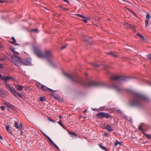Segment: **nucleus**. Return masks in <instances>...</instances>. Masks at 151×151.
Wrapping results in <instances>:
<instances>
[{"instance_id": "1", "label": "nucleus", "mask_w": 151, "mask_h": 151, "mask_svg": "<svg viewBox=\"0 0 151 151\" xmlns=\"http://www.w3.org/2000/svg\"><path fill=\"white\" fill-rule=\"evenodd\" d=\"M147 100L146 97L143 95L138 93H134L133 94V99L129 103L130 107H140L142 102Z\"/></svg>"}, {"instance_id": "2", "label": "nucleus", "mask_w": 151, "mask_h": 151, "mask_svg": "<svg viewBox=\"0 0 151 151\" xmlns=\"http://www.w3.org/2000/svg\"><path fill=\"white\" fill-rule=\"evenodd\" d=\"M34 52L36 55L40 58H45L50 63L53 65L50 59L52 58V56L51 52L50 51L46 50L43 54H42L40 51V47L35 46L33 48Z\"/></svg>"}, {"instance_id": "3", "label": "nucleus", "mask_w": 151, "mask_h": 151, "mask_svg": "<svg viewBox=\"0 0 151 151\" xmlns=\"http://www.w3.org/2000/svg\"><path fill=\"white\" fill-rule=\"evenodd\" d=\"M127 78L125 76L114 75V91L117 93H120L121 89L118 85L123 81H126Z\"/></svg>"}, {"instance_id": "4", "label": "nucleus", "mask_w": 151, "mask_h": 151, "mask_svg": "<svg viewBox=\"0 0 151 151\" xmlns=\"http://www.w3.org/2000/svg\"><path fill=\"white\" fill-rule=\"evenodd\" d=\"M64 74L73 83H78L81 85L86 84V82L84 80L77 76L73 75L71 76L65 73H64Z\"/></svg>"}, {"instance_id": "5", "label": "nucleus", "mask_w": 151, "mask_h": 151, "mask_svg": "<svg viewBox=\"0 0 151 151\" xmlns=\"http://www.w3.org/2000/svg\"><path fill=\"white\" fill-rule=\"evenodd\" d=\"M5 86L7 89L11 91V93L13 94L14 97H17V96H18L21 98L22 99V97L21 95L18 93L13 87H11L9 84L7 83H5Z\"/></svg>"}, {"instance_id": "6", "label": "nucleus", "mask_w": 151, "mask_h": 151, "mask_svg": "<svg viewBox=\"0 0 151 151\" xmlns=\"http://www.w3.org/2000/svg\"><path fill=\"white\" fill-rule=\"evenodd\" d=\"M14 56L17 58L19 61L20 63L22 65H29L31 64V59L29 58H27L25 59L24 61L22 60L21 58L17 55H15Z\"/></svg>"}, {"instance_id": "7", "label": "nucleus", "mask_w": 151, "mask_h": 151, "mask_svg": "<svg viewBox=\"0 0 151 151\" xmlns=\"http://www.w3.org/2000/svg\"><path fill=\"white\" fill-rule=\"evenodd\" d=\"M87 84L88 86L93 87H102L104 85L103 83L97 82L93 81H90L87 83Z\"/></svg>"}, {"instance_id": "8", "label": "nucleus", "mask_w": 151, "mask_h": 151, "mask_svg": "<svg viewBox=\"0 0 151 151\" xmlns=\"http://www.w3.org/2000/svg\"><path fill=\"white\" fill-rule=\"evenodd\" d=\"M107 66L105 67V69L106 70V73L108 75L111 76L110 80L109 81V83L112 87L113 86V75L111 73L110 71L107 69V68H108Z\"/></svg>"}, {"instance_id": "9", "label": "nucleus", "mask_w": 151, "mask_h": 151, "mask_svg": "<svg viewBox=\"0 0 151 151\" xmlns=\"http://www.w3.org/2000/svg\"><path fill=\"white\" fill-rule=\"evenodd\" d=\"M96 115L98 117L100 118H109L110 117V116L107 113L104 112H99Z\"/></svg>"}, {"instance_id": "10", "label": "nucleus", "mask_w": 151, "mask_h": 151, "mask_svg": "<svg viewBox=\"0 0 151 151\" xmlns=\"http://www.w3.org/2000/svg\"><path fill=\"white\" fill-rule=\"evenodd\" d=\"M42 91L46 92H47L49 91H50L51 92H54L56 91L53 90L52 89L48 88L45 85H44V87L43 88H42Z\"/></svg>"}, {"instance_id": "11", "label": "nucleus", "mask_w": 151, "mask_h": 151, "mask_svg": "<svg viewBox=\"0 0 151 151\" xmlns=\"http://www.w3.org/2000/svg\"><path fill=\"white\" fill-rule=\"evenodd\" d=\"M0 79L6 81L8 79H12V78L9 76H7L6 77L3 76L2 75L0 74Z\"/></svg>"}, {"instance_id": "12", "label": "nucleus", "mask_w": 151, "mask_h": 151, "mask_svg": "<svg viewBox=\"0 0 151 151\" xmlns=\"http://www.w3.org/2000/svg\"><path fill=\"white\" fill-rule=\"evenodd\" d=\"M15 88L17 91H21L23 89V87L19 85H17L15 86Z\"/></svg>"}, {"instance_id": "13", "label": "nucleus", "mask_w": 151, "mask_h": 151, "mask_svg": "<svg viewBox=\"0 0 151 151\" xmlns=\"http://www.w3.org/2000/svg\"><path fill=\"white\" fill-rule=\"evenodd\" d=\"M7 91L5 90L1 91L0 92V94L1 97H3L4 95H6L7 93Z\"/></svg>"}, {"instance_id": "14", "label": "nucleus", "mask_w": 151, "mask_h": 151, "mask_svg": "<svg viewBox=\"0 0 151 151\" xmlns=\"http://www.w3.org/2000/svg\"><path fill=\"white\" fill-rule=\"evenodd\" d=\"M68 132L69 134L70 135L71 137H76L77 136V135L76 134L73 132H71L70 131H68Z\"/></svg>"}, {"instance_id": "15", "label": "nucleus", "mask_w": 151, "mask_h": 151, "mask_svg": "<svg viewBox=\"0 0 151 151\" xmlns=\"http://www.w3.org/2000/svg\"><path fill=\"white\" fill-rule=\"evenodd\" d=\"M123 143V142L121 141L119 142L117 140H116V142L114 144V146L116 147L118 145H121Z\"/></svg>"}, {"instance_id": "16", "label": "nucleus", "mask_w": 151, "mask_h": 151, "mask_svg": "<svg viewBox=\"0 0 151 151\" xmlns=\"http://www.w3.org/2000/svg\"><path fill=\"white\" fill-rule=\"evenodd\" d=\"M58 123L64 129H65L66 128V127L64 125H63V124L61 120H60L58 122Z\"/></svg>"}, {"instance_id": "17", "label": "nucleus", "mask_w": 151, "mask_h": 151, "mask_svg": "<svg viewBox=\"0 0 151 151\" xmlns=\"http://www.w3.org/2000/svg\"><path fill=\"white\" fill-rule=\"evenodd\" d=\"M14 126L17 129H20V125L19 124L18 122H15Z\"/></svg>"}, {"instance_id": "18", "label": "nucleus", "mask_w": 151, "mask_h": 151, "mask_svg": "<svg viewBox=\"0 0 151 151\" xmlns=\"http://www.w3.org/2000/svg\"><path fill=\"white\" fill-rule=\"evenodd\" d=\"M6 129L7 131L10 134H12V130L11 129H10V127L9 126H7L6 127Z\"/></svg>"}, {"instance_id": "19", "label": "nucleus", "mask_w": 151, "mask_h": 151, "mask_svg": "<svg viewBox=\"0 0 151 151\" xmlns=\"http://www.w3.org/2000/svg\"><path fill=\"white\" fill-rule=\"evenodd\" d=\"M37 87L40 89H42V88L44 87V85L41 84L40 83H37Z\"/></svg>"}, {"instance_id": "20", "label": "nucleus", "mask_w": 151, "mask_h": 151, "mask_svg": "<svg viewBox=\"0 0 151 151\" xmlns=\"http://www.w3.org/2000/svg\"><path fill=\"white\" fill-rule=\"evenodd\" d=\"M23 128V124L22 123H20V135H22L23 133L22 129Z\"/></svg>"}, {"instance_id": "21", "label": "nucleus", "mask_w": 151, "mask_h": 151, "mask_svg": "<svg viewBox=\"0 0 151 151\" xmlns=\"http://www.w3.org/2000/svg\"><path fill=\"white\" fill-rule=\"evenodd\" d=\"M105 129H107L109 132H111L113 130V129H111V127L109 125L106 126L105 128Z\"/></svg>"}, {"instance_id": "22", "label": "nucleus", "mask_w": 151, "mask_h": 151, "mask_svg": "<svg viewBox=\"0 0 151 151\" xmlns=\"http://www.w3.org/2000/svg\"><path fill=\"white\" fill-rule=\"evenodd\" d=\"M137 36H139V37H140L142 40H143L144 39V37L141 34L138 33H137Z\"/></svg>"}, {"instance_id": "23", "label": "nucleus", "mask_w": 151, "mask_h": 151, "mask_svg": "<svg viewBox=\"0 0 151 151\" xmlns=\"http://www.w3.org/2000/svg\"><path fill=\"white\" fill-rule=\"evenodd\" d=\"M76 16H78V17L84 18V19H87V17L85 16H83V15L79 14H76Z\"/></svg>"}, {"instance_id": "24", "label": "nucleus", "mask_w": 151, "mask_h": 151, "mask_svg": "<svg viewBox=\"0 0 151 151\" xmlns=\"http://www.w3.org/2000/svg\"><path fill=\"white\" fill-rule=\"evenodd\" d=\"M92 65L95 68H96L100 66V65L95 63H92Z\"/></svg>"}, {"instance_id": "25", "label": "nucleus", "mask_w": 151, "mask_h": 151, "mask_svg": "<svg viewBox=\"0 0 151 151\" xmlns=\"http://www.w3.org/2000/svg\"><path fill=\"white\" fill-rule=\"evenodd\" d=\"M99 146L100 147L102 150H107V148H106L104 146H103L100 144L99 145Z\"/></svg>"}, {"instance_id": "26", "label": "nucleus", "mask_w": 151, "mask_h": 151, "mask_svg": "<svg viewBox=\"0 0 151 151\" xmlns=\"http://www.w3.org/2000/svg\"><path fill=\"white\" fill-rule=\"evenodd\" d=\"M39 100L41 101H44L45 100V99L44 97H40L39 98Z\"/></svg>"}, {"instance_id": "27", "label": "nucleus", "mask_w": 151, "mask_h": 151, "mask_svg": "<svg viewBox=\"0 0 151 151\" xmlns=\"http://www.w3.org/2000/svg\"><path fill=\"white\" fill-rule=\"evenodd\" d=\"M14 65L17 66L19 69H20V67L18 66V64L19 63V62L17 60H16L14 61Z\"/></svg>"}, {"instance_id": "28", "label": "nucleus", "mask_w": 151, "mask_h": 151, "mask_svg": "<svg viewBox=\"0 0 151 151\" xmlns=\"http://www.w3.org/2000/svg\"><path fill=\"white\" fill-rule=\"evenodd\" d=\"M59 7L60 8H61L63 10H67L68 11H69V9L67 8H64L62 6H60Z\"/></svg>"}, {"instance_id": "29", "label": "nucleus", "mask_w": 151, "mask_h": 151, "mask_svg": "<svg viewBox=\"0 0 151 151\" xmlns=\"http://www.w3.org/2000/svg\"><path fill=\"white\" fill-rule=\"evenodd\" d=\"M146 18L148 19H150L151 18V16L149 14H148L146 16Z\"/></svg>"}, {"instance_id": "30", "label": "nucleus", "mask_w": 151, "mask_h": 151, "mask_svg": "<svg viewBox=\"0 0 151 151\" xmlns=\"http://www.w3.org/2000/svg\"><path fill=\"white\" fill-rule=\"evenodd\" d=\"M130 26V25L128 23H126L124 24V27L125 28L129 27Z\"/></svg>"}, {"instance_id": "31", "label": "nucleus", "mask_w": 151, "mask_h": 151, "mask_svg": "<svg viewBox=\"0 0 151 151\" xmlns=\"http://www.w3.org/2000/svg\"><path fill=\"white\" fill-rule=\"evenodd\" d=\"M12 39L13 40V41L10 42V43H11L13 44L14 42H16V41L14 37H12Z\"/></svg>"}, {"instance_id": "32", "label": "nucleus", "mask_w": 151, "mask_h": 151, "mask_svg": "<svg viewBox=\"0 0 151 151\" xmlns=\"http://www.w3.org/2000/svg\"><path fill=\"white\" fill-rule=\"evenodd\" d=\"M144 134L147 137L148 139H151L150 135L147 134L145 133Z\"/></svg>"}, {"instance_id": "33", "label": "nucleus", "mask_w": 151, "mask_h": 151, "mask_svg": "<svg viewBox=\"0 0 151 151\" xmlns=\"http://www.w3.org/2000/svg\"><path fill=\"white\" fill-rule=\"evenodd\" d=\"M106 54L107 55H110L112 57H113V54L111 52H107Z\"/></svg>"}, {"instance_id": "34", "label": "nucleus", "mask_w": 151, "mask_h": 151, "mask_svg": "<svg viewBox=\"0 0 151 151\" xmlns=\"http://www.w3.org/2000/svg\"><path fill=\"white\" fill-rule=\"evenodd\" d=\"M147 58L151 60V55L148 54L147 55Z\"/></svg>"}, {"instance_id": "35", "label": "nucleus", "mask_w": 151, "mask_h": 151, "mask_svg": "<svg viewBox=\"0 0 151 151\" xmlns=\"http://www.w3.org/2000/svg\"><path fill=\"white\" fill-rule=\"evenodd\" d=\"M149 20H148V19H146L145 20V23H146V25H145V26L146 27H147V24H148V22H149Z\"/></svg>"}, {"instance_id": "36", "label": "nucleus", "mask_w": 151, "mask_h": 151, "mask_svg": "<svg viewBox=\"0 0 151 151\" xmlns=\"http://www.w3.org/2000/svg\"><path fill=\"white\" fill-rule=\"evenodd\" d=\"M0 108L2 111H4L5 109V107L3 106H0Z\"/></svg>"}, {"instance_id": "37", "label": "nucleus", "mask_w": 151, "mask_h": 151, "mask_svg": "<svg viewBox=\"0 0 151 151\" xmlns=\"http://www.w3.org/2000/svg\"><path fill=\"white\" fill-rule=\"evenodd\" d=\"M53 145L58 150H60V149L59 148V147L55 144H54Z\"/></svg>"}, {"instance_id": "38", "label": "nucleus", "mask_w": 151, "mask_h": 151, "mask_svg": "<svg viewBox=\"0 0 151 151\" xmlns=\"http://www.w3.org/2000/svg\"><path fill=\"white\" fill-rule=\"evenodd\" d=\"M33 31L34 32H35L36 33H38V32H39L38 30L37 29H33Z\"/></svg>"}, {"instance_id": "39", "label": "nucleus", "mask_w": 151, "mask_h": 151, "mask_svg": "<svg viewBox=\"0 0 151 151\" xmlns=\"http://www.w3.org/2000/svg\"><path fill=\"white\" fill-rule=\"evenodd\" d=\"M87 19H87H83V22L85 23H87L88 22L87 20L86 19Z\"/></svg>"}, {"instance_id": "40", "label": "nucleus", "mask_w": 151, "mask_h": 151, "mask_svg": "<svg viewBox=\"0 0 151 151\" xmlns=\"http://www.w3.org/2000/svg\"><path fill=\"white\" fill-rule=\"evenodd\" d=\"M10 50L13 52L15 51V48L13 47L10 48Z\"/></svg>"}, {"instance_id": "41", "label": "nucleus", "mask_w": 151, "mask_h": 151, "mask_svg": "<svg viewBox=\"0 0 151 151\" xmlns=\"http://www.w3.org/2000/svg\"><path fill=\"white\" fill-rule=\"evenodd\" d=\"M139 129L140 130V131H142L143 130V129H142V126L141 125H140L139 127Z\"/></svg>"}, {"instance_id": "42", "label": "nucleus", "mask_w": 151, "mask_h": 151, "mask_svg": "<svg viewBox=\"0 0 151 151\" xmlns=\"http://www.w3.org/2000/svg\"><path fill=\"white\" fill-rule=\"evenodd\" d=\"M48 120L49 121H50L52 122H55L53 120L51 119L50 118H48Z\"/></svg>"}, {"instance_id": "43", "label": "nucleus", "mask_w": 151, "mask_h": 151, "mask_svg": "<svg viewBox=\"0 0 151 151\" xmlns=\"http://www.w3.org/2000/svg\"><path fill=\"white\" fill-rule=\"evenodd\" d=\"M42 134H43V135L45 136V137L47 139L49 137L46 134H45V133H44L43 132H42Z\"/></svg>"}, {"instance_id": "44", "label": "nucleus", "mask_w": 151, "mask_h": 151, "mask_svg": "<svg viewBox=\"0 0 151 151\" xmlns=\"http://www.w3.org/2000/svg\"><path fill=\"white\" fill-rule=\"evenodd\" d=\"M42 134H43V135L45 136V137L47 139L49 137L46 134H45V133H44L43 132H42Z\"/></svg>"}, {"instance_id": "45", "label": "nucleus", "mask_w": 151, "mask_h": 151, "mask_svg": "<svg viewBox=\"0 0 151 151\" xmlns=\"http://www.w3.org/2000/svg\"><path fill=\"white\" fill-rule=\"evenodd\" d=\"M42 134H43V135L45 136V137L47 139L49 137L46 134H45V133H44L43 132H42Z\"/></svg>"}, {"instance_id": "46", "label": "nucleus", "mask_w": 151, "mask_h": 151, "mask_svg": "<svg viewBox=\"0 0 151 151\" xmlns=\"http://www.w3.org/2000/svg\"><path fill=\"white\" fill-rule=\"evenodd\" d=\"M13 53L14 54V57H15L14 56V55H16V54H17V55L19 54V53L18 52H16L15 51L13 52Z\"/></svg>"}, {"instance_id": "47", "label": "nucleus", "mask_w": 151, "mask_h": 151, "mask_svg": "<svg viewBox=\"0 0 151 151\" xmlns=\"http://www.w3.org/2000/svg\"><path fill=\"white\" fill-rule=\"evenodd\" d=\"M49 142L50 143H51V144H52L53 145L54 144H55L54 143V142H53V141H52V140L51 139H50V140L49 141Z\"/></svg>"}, {"instance_id": "48", "label": "nucleus", "mask_w": 151, "mask_h": 151, "mask_svg": "<svg viewBox=\"0 0 151 151\" xmlns=\"http://www.w3.org/2000/svg\"><path fill=\"white\" fill-rule=\"evenodd\" d=\"M114 111H116L119 113H121V111L120 110H115L114 109Z\"/></svg>"}, {"instance_id": "49", "label": "nucleus", "mask_w": 151, "mask_h": 151, "mask_svg": "<svg viewBox=\"0 0 151 151\" xmlns=\"http://www.w3.org/2000/svg\"><path fill=\"white\" fill-rule=\"evenodd\" d=\"M66 46H62V47L61 49V50L64 49L65 48H66Z\"/></svg>"}, {"instance_id": "50", "label": "nucleus", "mask_w": 151, "mask_h": 151, "mask_svg": "<svg viewBox=\"0 0 151 151\" xmlns=\"http://www.w3.org/2000/svg\"><path fill=\"white\" fill-rule=\"evenodd\" d=\"M5 1H2V0H0V3H4V2H5Z\"/></svg>"}, {"instance_id": "51", "label": "nucleus", "mask_w": 151, "mask_h": 151, "mask_svg": "<svg viewBox=\"0 0 151 151\" xmlns=\"http://www.w3.org/2000/svg\"><path fill=\"white\" fill-rule=\"evenodd\" d=\"M3 68V65L2 64L0 63V68Z\"/></svg>"}, {"instance_id": "52", "label": "nucleus", "mask_w": 151, "mask_h": 151, "mask_svg": "<svg viewBox=\"0 0 151 151\" xmlns=\"http://www.w3.org/2000/svg\"><path fill=\"white\" fill-rule=\"evenodd\" d=\"M3 139V137L1 135H0V140H2Z\"/></svg>"}, {"instance_id": "53", "label": "nucleus", "mask_w": 151, "mask_h": 151, "mask_svg": "<svg viewBox=\"0 0 151 151\" xmlns=\"http://www.w3.org/2000/svg\"><path fill=\"white\" fill-rule=\"evenodd\" d=\"M148 83L151 86V82L149 81H147Z\"/></svg>"}, {"instance_id": "54", "label": "nucleus", "mask_w": 151, "mask_h": 151, "mask_svg": "<svg viewBox=\"0 0 151 151\" xmlns=\"http://www.w3.org/2000/svg\"><path fill=\"white\" fill-rule=\"evenodd\" d=\"M11 144H8V145H7V147H9L10 146H11Z\"/></svg>"}, {"instance_id": "55", "label": "nucleus", "mask_w": 151, "mask_h": 151, "mask_svg": "<svg viewBox=\"0 0 151 151\" xmlns=\"http://www.w3.org/2000/svg\"><path fill=\"white\" fill-rule=\"evenodd\" d=\"M62 116L61 115H60L59 116V119L61 118H62Z\"/></svg>"}, {"instance_id": "56", "label": "nucleus", "mask_w": 151, "mask_h": 151, "mask_svg": "<svg viewBox=\"0 0 151 151\" xmlns=\"http://www.w3.org/2000/svg\"><path fill=\"white\" fill-rule=\"evenodd\" d=\"M5 60V59L4 58H0V60Z\"/></svg>"}, {"instance_id": "57", "label": "nucleus", "mask_w": 151, "mask_h": 151, "mask_svg": "<svg viewBox=\"0 0 151 151\" xmlns=\"http://www.w3.org/2000/svg\"><path fill=\"white\" fill-rule=\"evenodd\" d=\"M104 135L105 136H107V134L106 133H105L104 134Z\"/></svg>"}, {"instance_id": "58", "label": "nucleus", "mask_w": 151, "mask_h": 151, "mask_svg": "<svg viewBox=\"0 0 151 151\" xmlns=\"http://www.w3.org/2000/svg\"><path fill=\"white\" fill-rule=\"evenodd\" d=\"M14 44L15 45H18L19 44L18 43H16V42H15Z\"/></svg>"}, {"instance_id": "59", "label": "nucleus", "mask_w": 151, "mask_h": 151, "mask_svg": "<svg viewBox=\"0 0 151 151\" xmlns=\"http://www.w3.org/2000/svg\"><path fill=\"white\" fill-rule=\"evenodd\" d=\"M87 111V109H86V110H85L84 111V112H83V113H85V112H86Z\"/></svg>"}, {"instance_id": "60", "label": "nucleus", "mask_w": 151, "mask_h": 151, "mask_svg": "<svg viewBox=\"0 0 151 151\" xmlns=\"http://www.w3.org/2000/svg\"><path fill=\"white\" fill-rule=\"evenodd\" d=\"M47 139L48 140V141L50 140V139H51L49 137L48 138H47Z\"/></svg>"}, {"instance_id": "61", "label": "nucleus", "mask_w": 151, "mask_h": 151, "mask_svg": "<svg viewBox=\"0 0 151 151\" xmlns=\"http://www.w3.org/2000/svg\"><path fill=\"white\" fill-rule=\"evenodd\" d=\"M47 139L48 140V141L50 140V139H51L49 137L48 138H47Z\"/></svg>"}, {"instance_id": "62", "label": "nucleus", "mask_w": 151, "mask_h": 151, "mask_svg": "<svg viewBox=\"0 0 151 151\" xmlns=\"http://www.w3.org/2000/svg\"><path fill=\"white\" fill-rule=\"evenodd\" d=\"M96 110H97V109H93V110L94 111H96Z\"/></svg>"}, {"instance_id": "63", "label": "nucleus", "mask_w": 151, "mask_h": 151, "mask_svg": "<svg viewBox=\"0 0 151 151\" xmlns=\"http://www.w3.org/2000/svg\"><path fill=\"white\" fill-rule=\"evenodd\" d=\"M114 57H115L116 58L117 57V56L116 55H115L114 54Z\"/></svg>"}, {"instance_id": "64", "label": "nucleus", "mask_w": 151, "mask_h": 151, "mask_svg": "<svg viewBox=\"0 0 151 151\" xmlns=\"http://www.w3.org/2000/svg\"><path fill=\"white\" fill-rule=\"evenodd\" d=\"M44 9H45L46 10H47L48 11V10H47V8H45V7H44Z\"/></svg>"}]
</instances>
